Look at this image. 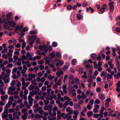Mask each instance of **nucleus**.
I'll list each match as a JSON object with an SVG mask.
<instances>
[{
	"instance_id": "a211bd4d",
	"label": "nucleus",
	"mask_w": 120,
	"mask_h": 120,
	"mask_svg": "<svg viewBox=\"0 0 120 120\" xmlns=\"http://www.w3.org/2000/svg\"><path fill=\"white\" fill-rule=\"evenodd\" d=\"M57 120H59L61 118V112L60 110H58L57 111Z\"/></svg>"
},
{
	"instance_id": "f3484780",
	"label": "nucleus",
	"mask_w": 120,
	"mask_h": 120,
	"mask_svg": "<svg viewBox=\"0 0 120 120\" xmlns=\"http://www.w3.org/2000/svg\"><path fill=\"white\" fill-rule=\"evenodd\" d=\"M63 72L61 71H58L56 73V76L58 77H60L61 75H63Z\"/></svg>"
},
{
	"instance_id": "ddd939ff",
	"label": "nucleus",
	"mask_w": 120,
	"mask_h": 120,
	"mask_svg": "<svg viewBox=\"0 0 120 120\" xmlns=\"http://www.w3.org/2000/svg\"><path fill=\"white\" fill-rule=\"evenodd\" d=\"M26 57L28 58V59L29 60H33V58H32V57L31 56L30 53L29 52H27L26 54Z\"/></svg>"
},
{
	"instance_id": "aec40b11",
	"label": "nucleus",
	"mask_w": 120,
	"mask_h": 120,
	"mask_svg": "<svg viewBox=\"0 0 120 120\" xmlns=\"http://www.w3.org/2000/svg\"><path fill=\"white\" fill-rule=\"evenodd\" d=\"M66 111L67 112H69V114H71L73 113V110L70 109L69 107H68L66 109Z\"/></svg>"
},
{
	"instance_id": "6e6552de",
	"label": "nucleus",
	"mask_w": 120,
	"mask_h": 120,
	"mask_svg": "<svg viewBox=\"0 0 120 120\" xmlns=\"http://www.w3.org/2000/svg\"><path fill=\"white\" fill-rule=\"evenodd\" d=\"M8 110L5 109L4 112L2 114V117L3 118H5L8 117V115L7 114Z\"/></svg>"
},
{
	"instance_id": "f704fd0d",
	"label": "nucleus",
	"mask_w": 120,
	"mask_h": 120,
	"mask_svg": "<svg viewBox=\"0 0 120 120\" xmlns=\"http://www.w3.org/2000/svg\"><path fill=\"white\" fill-rule=\"evenodd\" d=\"M37 33V31L36 30H32L30 31V32L29 34H36Z\"/></svg>"
},
{
	"instance_id": "37998d69",
	"label": "nucleus",
	"mask_w": 120,
	"mask_h": 120,
	"mask_svg": "<svg viewBox=\"0 0 120 120\" xmlns=\"http://www.w3.org/2000/svg\"><path fill=\"white\" fill-rule=\"evenodd\" d=\"M68 67L67 65H64L62 68V69L63 71H65Z\"/></svg>"
},
{
	"instance_id": "8fccbe9b",
	"label": "nucleus",
	"mask_w": 120,
	"mask_h": 120,
	"mask_svg": "<svg viewBox=\"0 0 120 120\" xmlns=\"http://www.w3.org/2000/svg\"><path fill=\"white\" fill-rule=\"evenodd\" d=\"M75 81L76 83L78 85L80 83L79 81L77 79L75 78Z\"/></svg>"
},
{
	"instance_id": "49530a36",
	"label": "nucleus",
	"mask_w": 120,
	"mask_h": 120,
	"mask_svg": "<svg viewBox=\"0 0 120 120\" xmlns=\"http://www.w3.org/2000/svg\"><path fill=\"white\" fill-rule=\"evenodd\" d=\"M107 8V5L105 4H103L102 6V8L104 10H105Z\"/></svg>"
},
{
	"instance_id": "4468645a",
	"label": "nucleus",
	"mask_w": 120,
	"mask_h": 120,
	"mask_svg": "<svg viewBox=\"0 0 120 120\" xmlns=\"http://www.w3.org/2000/svg\"><path fill=\"white\" fill-rule=\"evenodd\" d=\"M12 103V102L10 101H9L8 103L6 104L5 106V109H7L8 108H9L10 105H11Z\"/></svg>"
},
{
	"instance_id": "603ef678",
	"label": "nucleus",
	"mask_w": 120,
	"mask_h": 120,
	"mask_svg": "<svg viewBox=\"0 0 120 120\" xmlns=\"http://www.w3.org/2000/svg\"><path fill=\"white\" fill-rule=\"evenodd\" d=\"M50 95V94L49 93H47V95L45 97V98L47 100H49V98Z\"/></svg>"
},
{
	"instance_id": "a878e982",
	"label": "nucleus",
	"mask_w": 120,
	"mask_h": 120,
	"mask_svg": "<svg viewBox=\"0 0 120 120\" xmlns=\"http://www.w3.org/2000/svg\"><path fill=\"white\" fill-rule=\"evenodd\" d=\"M68 90L70 91H75L74 88L73 86H71L68 88Z\"/></svg>"
},
{
	"instance_id": "e2e57ef3",
	"label": "nucleus",
	"mask_w": 120,
	"mask_h": 120,
	"mask_svg": "<svg viewBox=\"0 0 120 120\" xmlns=\"http://www.w3.org/2000/svg\"><path fill=\"white\" fill-rule=\"evenodd\" d=\"M12 78L14 79H17L18 78V77L15 74H13L12 75Z\"/></svg>"
},
{
	"instance_id": "4d7b16f0",
	"label": "nucleus",
	"mask_w": 120,
	"mask_h": 120,
	"mask_svg": "<svg viewBox=\"0 0 120 120\" xmlns=\"http://www.w3.org/2000/svg\"><path fill=\"white\" fill-rule=\"evenodd\" d=\"M16 83L15 81V80H13L12 81L11 83V86H14L15 85Z\"/></svg>"
},
{
	"instance_id": "393cba45",
	"label": "nucleus",
	"mask_w": 120,
	"mask_h": 120,
	"mask_svg": "<svg viewBox=\"0 0 120 120\" xmlns=\"http://www.w3.org/2000/svg\"><path fill=\"white\" fill-rule=\"evenodd\" d=\"M49 56L52 58H54L55 56V53L54 52H53L49 54Z\"/></svg>"
},
{
	"instance_id": "c03bdc74",
	"label": "nucleus",
	"mask_w": 120,
	"mask_h": 120,
	"mask_svg": "<svg viewBox=\"0 0 120 120\" xmlns=\"http://www.w3.org/2000/svg\"><path fill=\"white\" fill-rule=\"evenodd\" d=\"M56 117H50L48 116V120H55L56 119Z\"/></svg>"
},
{
	"instance_id": "58836bf2",
	"label": "nucleus",
	"mask_w": 120,
	"mask_h": 120,
	"mask_svg": "<svg viewBox=\"0 0 120 120\" xmlns=\"http://www.w3.org/2000/svg\"><path fill=\"white\" fill-rule=\"evenodd\" d=\"M41 58V56H34L33 58V60H34L36 59L38 60H39Z\"/></svg>"
},
{
	"instance_id": "473e14b6",
	"label": "nucleus",
	"mask_w": 120,
	"mask_h": 120,
	"mask_svg": "<svg viewBox=\"0 0 120 120\" xmlns=\"http://www.w3.org/2000/svg\"><path fill=\"white\" fill-rule=\"evenodd\" d=\"M17 113L16 112H15L13 113V116L15 118L18 119L19 118L18 116L17 115Z\"/></svg>"
},
{
	"instance_id": "6ab92c4d",
	"label": "nucleus",
	"mask_w": 120,
	"mask_h": 120,
	"mask_svg": "<svg viewBox=\"0 0 120 120\" xmlns=\"http://www.w3.org/2000/svg\"><path fill=\"white\" fill-rule=\"evenodd\" d=\"M8 97V95H6L4 96H1V98L2 100L3 101H4L6 100L7 99Z\"/></svg>"
},
{
	"instance_id": "0e129e2a",
	"label": "nucleus",
	"mask_w": 120,
	"mask_h": 120,
	"mask_svg": "<svg viewBox=\"0 0 120 120\" xmlns=\"http://www.w3.org/2000/svg\"><path fill=\"white\" fill-rule=\"evenodd\" d=\"M57 43L55 42H53L52 43V45L53 47H56L57 45Z\"/></svg>"
},
{
	"instance_id": "5701e85b",
	"label": "nucleus",
	"mask_w": 120,
	"mask_h": 120,
	"mask_svg": "<svg viewBox=\"0 0 120 120\" xmlns=\"http://www.w3.org/2000/svg\"><path fill=\"white\" fill-rule=\"evenodd\" d=\"M67 86L65 85H64L63 86V91L64 93L66 94L67 93L66 89Z\"/></svg>"
},
{
	"instance_id": "f03ea898",
	"label": "nucleus",
	"mask_w": 120,
	"mask_h": 120,
	"mask_svg": "<svg viewBox=\"0 0 120 120\" xmlns=\"http://www.w3.org/2000/svg\"><path fill=\"white\" fill-rule=\"evenodd\" d=\"M114 4V2L113 1H111L109 4L110 13H112L113 12V10L114 9V6L113 5Z\"/></svg>"
},
{
	"instance_id": "2f4dec72",
	"label": "nucleus",
	"mask_w": 120,
	"mask_h": 120,
	"mask_svg": "<svg viewBox=\"0 0 120 120\" xmlns=\"http://www.w3.org/2000/svg\"><path fill=\"white\" fill-rule=\"evenodd\" d=\"M77 19L78 20H80L81 19H82V15L80 14H77Z\"/></svg>"
},
{
	"instance_id": "7c9ffc66",
	"label": "nucleus",
	"mask_w": 120,
	"mask_h": 120,
	"mask_svg": "<svg viewBox=\"0 0 120 120\" xmlns=\"http://www.w3.org/2000/svg\"><path fill=\"white\" fill-rule=\"evenodd\" d=\"M42 109V108L41 107H38L36 109H34V111L35 112H36L38 111H39L41 109Z\"/></svg>"
},
{
	"instance_id": "a18cd8bd",
	"label": "nucleus",
	"mask_w": 120,
	"mask_h": 120,
	"mask_svg": "<svg viewBox=\"0 0 120 120\" xmlns=\"http://www.w3.org/2000/svg\"><path fill=\"white\" fill-rule=\"evenodd\" d=\"M107 75L108 76L107 77V79H111L112 78V75L110 74H107Z\"/></svg>"
},
{
	"instance_id": "72a5a7b5",
	"label": "nucleus",
	"mask_w": 120,
	"mask_h": 120,
	"mask_svg": "<svg viewBox=\"0 0 120 120\" xmlns=\"http://www.w3.org/2000/svg\"><path fill=\"white\" fill-rule=\"evenodd\" d=\"M3 80L4 81V82L6 83H8L9 81V78H8L7 79H5V78H3Z\"/></svg>"
},
{
	"instance_id": "680f3d73",
	"label": "nucleus",
	"mask_w": 120,
	"mask_h": 120,
	"mask_svg": "<svg viewBox=\"0 0 120 120\" xmlns=\"http://www.w3.org/2000/svg\"><path fill=\"white\" fill-rule=\"evenodd\" d=\"M21 58L22 60H25L26 59V56L24 55H22L21 57Z\"/></svg>"
},
{
	"instance_id": "a19ab883",
	"label": "nucleus",
	"mask_w": 120,
	"mask_h": 120,
	"mask_svg": "<svg viewBox=\"0 0 120 120\" xmlns=\"http://www.w3.org/2000/svg\"><path fill=\"white\" fill-rule=\"evenodd\" d=\"M34 85H30L28 87V89L29 90H31L34 89Z\"/></svg>"
},
{
	"instance_id": "6e6d98bb",
	"label": "nucleus",
	"mask_w": 120,
	"mask_h": 120,
	"mask_svg": "<svg viewBox=\"0 0 120 120\" xmlns=\"http://www.w3.org/2000/svg\"><path fill=\"white\" fill-rule=\"evenodd\" d=\"M115 31L116 32L119 33L120 32V28L119 27H117L116 28Z\"/></svg>"
},
{
	"instance_id": "09e8293b",
	"label": "nucleus",
	"mask_w": 120,
	"mask_h": 120,
	"mask_svg": "<svg viewBox=\"0 0 120 120\" xmlns=\"http://www.w3.org/2000/svg\"><path fill=\"white\" fill-rule=\"evenodd\" d=\"M12 14L11 12H9L6 15V17L7 18L12 15Z\"/></svg>"
},
{
	"instance_id": "338daca9",
	"label": "nucleus",
	"mask_w": 120,
	"mask_h": 120,
	"mask_svg": "<svg viewBox=\"0 0 120 120\" xmlns=\"http://www.w3.org/2000/svg\"><path fill=\"white\" fill-rule=\"evenodd\" d=\"M48 65L52 68H54L55 66V65L53 64L50 63L48 64Z\"/></svg>"
},
{
	"instance_id": "39448f33",
	"label": "nucleus",
	"mask_w": 120,
	"mask_h": 120,
	"mask_svg": "<svg viewBox=\"0 0 120 120\" xmlns=\"http://www.w3.org/2000/svg\"><path fill=\"white\" fill-rule=\"evenodd\" d=\"M22 64H25V65H26V66L28 67H30L31 66V64L30 63V61H24L22 60Z\"/></svg>"
},
{
	"instance_id": "4be33fe9",
	"label": "nucleus",
	"mask_w": 120,
	"mask_h": 120,
	"mask_svg": "<svg viewBox=\"0 0 120 120\" xmlns=\"http://www.w3.org/2000/svg\"><path fill=\"white\" fill-rule=\"evenodd\" d=\"M90 56L92 59L95 60L96 58V55L95 54L92 53L91 54Z\"/></svg>"
},
{
	"instance_id": "c85d7f7f",
	"label": "nucleus",
	"mask_w": 120,
	"mask_h": 120,
	"mask_svg": "<svg viewBox=\"0 0 120 120\" xmlns=\"http://www.w3.org/2000/svg\"><path fill=\"white\" fill-rule=\"evenodd\" d=\"M56 55L57 57L59 59H60L61 58V54L58 52H57L56 53Z\"/></svg>"
},
{
	"instance_id": "13d9d810",
	"label": "nucleus",
	"mask_w": 120,
	"mask_h": 120,
	"mask_svg": "<svg viewBox=\"0 0 120 120\" xmlns=\"http://www.w3.org/2000/svg\"><path fill=\"white\" fill-rule=\"evenodd\" d=\"M44 62V61L42 60H38V64H42Z\"/></svg>"
},
{
	"instance_id": "9b49d317",
	"label": "nucleus",
	"mask_w": 120,
	"mask_h": 120,
	"mask_svg": "<svg viewBox=\"0 0 120 120\" xmlns=\"http://www.w3.org/2000/svg\"><path fill=\"white\" fill-rule=\"evenodd\" d=\"M99 98L102 100H103L105 99V96L102 93H100L98 94Z\"/></svg>"
},
{
	"instance_id": "de8ad7c7",
	"label": "nucleus",
	"mask_w": 120,
	"mask_h": 120,
	"mask_svg": "<svg viewBox=\"0 0 120 120\" xmlns=\"http://www.w3.org/2000/svg\"><path fill=\"white\" fill-rule=\"evenodd\" d=\"M67 8L68 10H71L72 9V7L71 5H68L67 6Z\"/></svg>"
},
{
	"instance_id": "f257e3e1",
	"label": "nucleus",
	"mask_w": 120,
	"mask_h": 120,
	"mask_svg": "<svg viewBox=\"0 0 120 120\" xmlns=\"http://www.w3.org/2000/svg\"><path fill=\"white\" fill-rule=\"evenodd\" d=\"M16 89L15 86H11L8 88V93L9 94L13 95L15 94H18V93L16 90L15 91Z\"/></svg>"
},
{
	"instance_id": "f8f14e48",
	"label": "nucleus",
	"mask_w": 120,
	"mask_h": 120,
	"mask_svg": "<svg viewBox=\"0 0 120 120\" xmlns=\"http://www.w3.org/2000/svg\"><path fill=\"white\" fill-rule=\"evenodd\" d=\"M8 24L14 28L16 24V23L14 21H10L8 22Z\"/></svg>"
},
{
	"instance_id": "79ce46f5",
	"label": "nucleus",
	"mask_w": 120,
	"mask_h": 120,
	"mask_svg": "<svg viewBox=\"0 0 120 120\" xmlns=\"http://www.w3.org/2000/svg\"><path fill=\"white\" fill-rule=\"evenodd\" d=\"M28 30V27H25L23 28L22 29L21 32H23L26 31Z\"/></svg>"
},
{
	"instance_id": "9d476101",
	"label": "nucleus",
	"mask_w": 120,
	"mask_h": 120,
	"mask_svg": "<svg viewBox=\"0 0 120 120\" xmlns=\"http://www.w3.org/2000/svg\"><path fill=\"white\" fill-rule=\"evenodd\" d=\"M23 26V25H21L20 26H16L14 30V32H15L17 30H18L19 31L21 32V31L22 30V28Z\"/></svg>"
},
{
	"instance_id": "5fc2aeb1",
	"label": "nucleus",
	"mask_w": 120,
	"mask_h": 120,
	"mask_svg": "<svg viewBox=\"0 0 120 120\" xmlns=\"http://www.w3.org/2000/svg\"><path fill=\"white\" fill-rule=\"evenodd\" d=\"M88 4V3L86 1H84L83 2V7H85Z\"/></svg>"
},
{
	"instance_id": "0eeeda50",
	"label": "nucleus",
	"mask_w": 120,
	"mask_h": 120,
	"mask_svg": "<svg viewBox=\"0 0 120 120\" xmlns=\"http://www.w3.org/2000/svg\"><path fill=\"white\" fill-rule=\"evenodd\" d=\"M31 96H32L30 95L28 97L29 103V104L30 106H31L32 105L33 100V99L32 98Z\"/></svg>"
},
{
	"instance_id": "b1692460",
	"label": "nucleus",
	"mask_w": 120,
	"mask_h": 120,
	"mask_svg": "<svg viewBox=\"0 0 120 120\" xmlns=\"http://www.w3.org/2000/svg\"><path fill=\"white\" fill-rule=\"evenodd\" d=\"M69 101H66L63 104V106L64 108H66L67 106L68 105Z\"/></svg>"
},
{
	"instance_id": "bf43d9fd",
	"label": "nucleus",
	"mask_w": 120,
	"mask_h": 120,
	"mask_svg": "<svg viewBox=\"0 0 120 120\" xmlns=\"http://www.w3.org/2000/svg\"><path fill=\"white\" fill-rule=\"evenodd\" d=\"M22 65H23V69L26 71L27 69V66L25 64Z\"/></svg>"
},
{
	"instance_id": "1a4fd4ad",
	"label": "nucleus",
	"mask_w": 120,
	"mask_h": 120,
	"mask_svg": "<svg viewBox=\"0 0 120 120\" xmlns=\"http://www.w3.org/2000/svg\"><path fill=\"white\" fill-rule=\"evenodd\" d=\"M37 36L36 35H35L34 36H30L29 37V39L30 40L32 39L33 40L31 42H30V44H32L34 43V40L37 38Z\"/></svg>"
},
{
	"instance_id": "7ed1b4c3",
	"label": "nucleus",
	"mask_w": 120,
	"mask_h": 120,
	"mask_svg": "<svg viewBox=\"0 0 120 120\" xmlns=\"http://www.w3.org/2000/svg\"><path fill=\"white\" fill-rule=\"evenodd\" d=\"M36 90H34L31 92H29V94L30 95L32 96H33L34 95L36 94L39 91V89L38 87H36L35 88Z\"/></svg>"
},
{
	"instance_id": "423d86ee",
	"label": "nucleus",
	"mask_w": 120,
	"mask_h": 120,
	"mask_svg": "<svg viewBox=\"0 0 120 120\" xmlns=\"http://www.w3.org/2000/svg\"><path fill=\"white\" fill-rule=\"evenodd\" d=\"M28 76L29 78L28 80L30 81H31L32 78H35V75L34 74H29Z\"/></svg>"
},
{
	"instance_id": "4c0bfd02",
	"label": "nucleus",
	"mask_w": 120,
	"mask_h": 120,
	"mask_svg": "<svg viewBox=\"0 0 120 120\" xmlns=\"http://www.w3.org/2000/svg\"><path fill=\"white\" fill-rule=\"evenodd\" d=\"M13 58L14 60L13 61L14 62H16L17 61V60L18 59V57L16 55H14L13 56Z\"/></svg>"
},
{
	"instance_id": "3c124183",
	"label": "nucleus",
	"mask_w": 120,
	"mask_h": 120,
	"mask_svg": "<svg viewBox=\"0 0 120 120\" xmlns=\"http://www.w3.org/2000/svg\"><path fill=\"white\" fill-rule=\"evenodd\" d=\"M64 98L65 100H66L68 101H70L71 99L69 97H68L67 96H64Z\"/></svg>"
},
{
	"instance_id": "864d4df0",
	"label": "nucleus",
	"mask_w": 120,
	"mask_h": 120,
	"mask_svg": "<svg viewBox=\"0 0 120 120\" xmlns=\"http://www.w3.org/2000/svg\"><path fill=\"white\" fill-rule=\"evenodd\" d=\"M105 108L104 107H103L101 108L100 111V114H103V112L105 110Z\"/></svg>"
},
{
	"instance_id": "774afa93",
	"label": "nucleus",
	"mask_w": 120,
	"mask_h": 120,
	"mask_svg": "<svg viewBox=\"0 0 120 120\" xmlns=\"http://www.w3.org/2000/svg\"><path fill=\"white\" fill-rule=\"evenodd\" d=\"M22 64L21 63L20 61H18L16 63L15 65H17L18 66H20Z\"/></svg>"
},
{
	"instance_id": "e433bc0d",
	"label": "nucleus",
	"mask_w": 120,
	"mask_h": 120,
	"mask_svg": "<svg viewBox=\"0 0 120 120\" xmlns=\"http://www.w3.org/2000/svg\"><path fill=\"white\" fill-rule=\"evenodd\" d=\"M54 78V76H51V75H49L48 77V79L49 80H52Z\"/></svg>"
},
{
	"instance_id": "cd10ccee",
	"label": "nucleus",
	"mask_w": 120,
	"mask_h": 120,
	"mask_svg": "<svg viewBox=\"0 0 120 120\" xmlns=\"http://www.w3.org/2000/svg\"><path fill=\"white\" fill-rule=\"evenodd\" d=\"M87 114L88 117H90L91 116L93 115V112L92 111H89L87 112Z\"/></svg>"
},
{
	"instance_id": "052dcab7",
	"label": "nucleus",
	"mask_w": 120,
	"mask_h": 120,
	"mask_svg": "<svg viewBox=\"0 0 120 120\" xmlns=\"http://www.w3.org/2000/svg\"><path fill=\"white\" fill-rule=\"evenodd\" d=\"M58 109L57 107L56 106H54L52 109V111L53 112L56 111Z\"/></svg>"
},
{
	"instance_id": "412c9836",
	"label": "nucleus",
	"mask_w": 120,
	"mask_h": 120,
	"mask_svg": "<svg viewBox=\"0 0 120 120\" xmlns=\"http://www.w3.org/2000/svg\"><path fill=\"white\" fill-rule=\"evenodd\" d=\"M78 100L80 101L79 102V103L80 104H82V97L80 95H78L77 96Z\"/></svg>"
},
{
	"instance_id": "c756f323",
	"label": "nucleus",
	"mask_w": 120,
	"mask_h": 120,
	"mask_svg": "<svg viewBox=\"0 0 120 120\" xmlns=\"http://www.w3.org/2000/svg\"><path fill=\"white\" fill-rule=\"evenodd\" d=\"M85 68L86 69H91L93 68V67L89 64H87L86 65Z\"/></svg>"
},
{
	"instance_id": "ea45409f",
	"label": "nucleus",
	"mask_w": 120,
	"mask_h": 120,
	"mask_svg": "<svg viewBox=\"0 0 120 120\" xmlns=\"http://www.w3.org/2000/svg\"><path fill=\"white\" fill-rule=\"evenodd\" d=\"M77 62L76 60L75 59H74L71 61V64L73 65H75Z\"/></svg>"
},
{
	"instance_id": "2eb2a0df",
	"label": "nucleus",
	"mask_w": 120,
	"mask_h": 120,
	"mask_svg": "<svg viewBox=\"0 0 120 120\" xmlns=\"http://www.w3.org/2000/svg\"><path fill=\"white\" fill-rule=\"evenodd\" d=\"M64 63V62L62 60H59L58 62L56 63V65L57 66L58 65H60L61 66Z\"/></svg>"
},
{
	"instance_id": "bb28decb",
	"label": "nucleus",
	"mask_w": 120,
	"mask_h": 120,
	"mask_svg": "<svg viewBox=\"0 0 120 120\" xmlns=\"http://www.w3.org/2000/svg\"><path fill=\"white\" fill-rule=\"evenodd\" d=\"M49 115L51 116H55L56 115V112H53V113H52L51 112H49Z\"/></svg>"
},
{
	"instance_id": "69168bd1",
	"label": "nucleus",
	"mask_w": 120,
	"mask_h": 120,
	"mask_svg": "<svg viewBox=\"0 0 120 120\" xmlns=\"http://www.w3.org/2000/svg\"><path fill=\"white\" fill-rule=\"evenodd\" d=\"M39 68L41 70H43L44 69V66L43 65L41 64L39 65Z\"/></svg>"
},
{
	"instance_id": "dca6fc26",
	"label": "nucleus",
	"mask_w": 120,
	"mask_h": 120,
	"mask_svg": "<svg viewBox=\"0 0 120 120\" xmlns=\"http://www.w3.org/2000/svg\"><path fill=\"white\" fill-rule=\"evenodd\" d=\"M86 11L87 12H89V10L91 11L90 12L91 13H92L94 11V9L92 8L91 7H89V8L86 7Z\"/></svg>"
},
{
	"instance_id": "c9c22d12",
	"label": "nucleus",
	"mask_w": 120,
	"mask_h": 120,
	"mask_svg": "<svg viewBox=\"0 0 120 120\" xmlns=\"http://www.w3.org/2000/svg\"><path fill=\"white\" fill-rule=\"evenodd\" d=\"M105 10L101 8L99 10V11L98 13L100 14H102L105 11Z\"/></svg>"
},
{
	"instance_id": "20e7f679",
	"label": "nucleus",
	"mask_w": 120,
	"mask_h": 120,
	"mask_svg": "<svg viewBox=\"0 0 120 120\" xmlns=\"http://www.w3.org/2000/svg\"><path fill=\"white\" fill-rule=\"evenodd\" d=\"M47 48L46 46L45 45H43V46L40 45L39 47V49L40 50L45 52H47Z\"/></svg>"
}]
</instances>
